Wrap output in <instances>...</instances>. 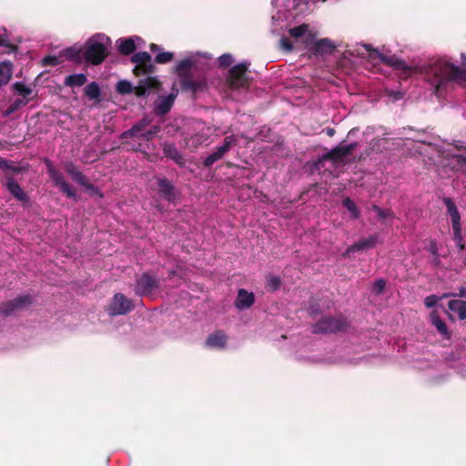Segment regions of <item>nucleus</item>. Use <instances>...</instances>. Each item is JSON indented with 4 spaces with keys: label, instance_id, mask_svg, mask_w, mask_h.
<instances>
[{
    "label": "nucleus",
    "instance_id": "obj_1",
    "mask_svg": "<svg viewBox=\"0 0 466 466\" xmlns=\"http://www.w3.org/2000/svg\"><path fill=\"white\" fill-rule=\"evenodd\" d=\"M110 46L111 41L106 35L102 34L94 35L86 43L85 52L86 60L94 65L102 63L108 54Z\"/></svg>",
    "mask_w": 466,
    "mask_h": 466
},
{
    "label": "nucleus",
    "instance_id": "obj_2",
    "mask_svg": "<svg viewBox=\"0 0 466 466\" xmlns=\"http://www.w3.org/2000/svg\"><path fill=\"white\" fill-rule=\"evenodd\" d=\"M448 210V214L451 217L454 239L457 242V246L461 248H464L462 243L461 227V215L451 198H445L443 199Z\"/></svg>",
    "mask_w": 466,
    "mask_h": 466
},
{
    "label": "nucleus",
    "instance_id": "obj_3",
    "mask_svg": "<svg viewBox=\"0 0 466 466\" xmlns=\"http://www.w3.org/2000/svg\"><path fill=\"white\" fill-rule=\"evenodd\" d=\"M307 49L315 55L330 54L334 51L336 46L329 38H317V34L313 33L312 36H308Z\"/></svg>",
    "mask_w": 466,
    "mask_h": 466
},
{
    "label": "nucleus",
    "instance_id": "obj_4",
    "mask_svg": "<svg viewBox=\"0 0 466 466\" xmlns=\"http://www.w3.org/2000/svg\"><path fill=\"white\" fill-rule=\"evenodd\" d=\"M47 171L52 178L53 182L59 189L66 195V197L76 200V194L72 187L65 180L62 174L53 166V164L47 160L46 161Z\"/></svg>",
    "mask_w": 466,
    "mask_h": 466
},
{
    "label": "nucleus",
    "instance_id": "obj_5",
    "mask_svg": "<svg viewBox=\"0 0 466 466\" xmlns=\"http://www.w3.org/2000/svg\"><path fill=\"white\" fill-rule=\"evenodd\" d=\"M147 126V122L145 120L141 121L139 124L134 126L131 129L124 132L121 135L122 138L132 137L136 140H147L148 141L152 138L158 131V127H154L153 129L148 131H144V127Z\"/></svg>",
    "mask_w": 466,
    "mask_h": 466
},
{
    "label": "nucleus",
    "instance_id": "obj_6",
    "mask_svg": "<svg viewBox=\"0 0 466 466\" xmlns=\"http://www.w3.org/2000/svg\"><path fill=\"white\" fill-rule=\"evenodd\" d=\"M132 308V301L126 298L123 294L117 293L114 296L110 305L108 306V312L112 316L123 315L129 312Z\"/></svg>",
    "mask_w": 466,
    "mask_h": 466
},
{
    "label": "nucleus",
    "instance_id": "obj_7",
    "mask_svg": "<svg viewBox=\"0 0 466 466\" xmlns=\"http://www.w3.org/2000/svg\"><path fill=\"white\" fill-rule=\"evenodd\" d=\"M248 66L249 64L248 63H240L230 70L229 83L232 87L242 88L248 85V78L246 77L245 73L247 72Z\"/></svg>",
    "mask_w": 466,
    "mask_h": 466
},
{
    "label": "nucleus",
    "instance_id": "obj_8",
    "mask_svg": "<svg viewBox=\"0 0 466 466\" xmlns=\"http://www.w3.org/2000/svg\"><path fill=\"white\" fill-rule=\"evenodd\" d=\"M380 242V237L377 234L370 235L367 238H361L355 242L353 245L347 248L343 253V257H350V254L373 248Z\"/></svg>",
    "mask_w": 466,
    "mask_h": 466
},
{
    "label": "nucleus",
    "instance_id": "obj_9",
    "mask_svg": "<svg viewBox=\"0 0 466 466\" xmlns=\"http://www.w3.org/2000/svg\"><path fill=\"white\" fill-rule=\"evenodd\" d=\"M344 328V322L338 319L326 318L314 327L316 333H329L339 331Z\"/></svg>",
    "mask_w": 466,
    "mask_h": 466
},
{
    "label": "nucleus",
    "instance_id": "obj_10",
    "mask_svg": "<svg viewBox=\"0 0 466 466\" xmlns=\"http://www.w3.org/2000/svg\"><path fill=\"white\" fill-rule=\"evenodd\" d=\"M235 141L233 137H227L224 144L218 147L217 151L206 157L204 164L207 167L211 166L218 160H219L225 153L229 149L231 144Z\"/></svg>",
    "mask_w": 466,
    "mask_h": 466
},
{
    "label": "nucleus",
    "instance_id": "obj_11",
    "mask_svg": "<svg viewBox=\"0 0 466 466\" xmlns=\"http://www.w3.org/2000/svg\"><path fill=\"white\" fill-rule=\"evenodd\" d=\"M314 32L309 30L308 25H300L299 26L293 27L289 29V35L291 37L295 39L296 42H301L308 46V36H312Z\"/></svg>",
    "mask_w": 466,
    "mask_h": 466
},
{
    "label": "nucleus",
    "instance_id": "obj_12",
    "mask_svg": "<svg viewBox=\"0 0 466 466\" xmlns=\"http://www.w3.org/2000/svg\"><path fill=\"white\" fill-rule=\"evenodd\" d=\"M132 61L137 64L134 68L135 74L139 75L147 72V66L151 61V56L147 52H138L134 55Z\"/></svg>",
    "mask_w": 466,
    "mask_h": 466
},
{
    "label": "nucleus",
    "instance_id": "obj_13",
    "mask_svg": "<svg viewBox=\"0 0 466 466\" xmlns=\"http://www.w3.org/2000/svg\"><path fill=\"white\" fill-rule=\"evenodd\" d=\"M255 301L254 294L246 289H239L236 299V307L242 310L250 308Z\"/></svg>",
    "mask_w": 466,
    "mask_h": 466
},
{
    "label": "nucleus",
    "instance_id": "obj_14",
    "mask_svg": "<svg viewBox=\"0 0 466 466\" xmlns=\"http://www.w3.org/2000/svg\"><path fill=\"white\" fill-rule=\"evenodd\" d=\"M159 82L156 77H147L140 81L138 86L135 88V93L137 96H145L150 92L151 89H158Z\"/></svg>",
    "mask_w": 466,
    "mask_h": 466
},
{
    "label": "nucleus",
    "instance_id": "obj_15",
    "mask_svg": "<svg viewBox=\"0 0 466 466\" xmlns=\"http://www.w3.org/2000/svg\"><path fill=\"white\" fill-rule=\"evenodd\" d=\"M354 144L350 145H339L336 148L329 151L325 158H329L334 161L341 160L343 161L344 158L350 153V151L353 149Z\"/></svg>",
    "mask_w": 466,
    "mask_h": 466
},
{
    "label": "nucleus",
    "instance_id": "obj_16",
    "mask_svg": "<svg viewBox=\"0 0 466 466\" xmlns=\"http://www.w3.org/2000/svg\"><path fill=\"white\" fill-rule=\"evenodd\" d=\"M443 73L449 80H462L466 82V68L448 64L443 69Z\"/></svg>",
    "mask_w": 466,
    "mask_h": 466
},
{
    "label": "nucleus",
    "instance_id": "obj_17",
    "mask_svg": "<svg viewBox=\"0 0 466 466\" xmlns=\"http://www.w3.org/2000/svg\"><path fill=\"white\" fill-rule=\"evenodd\" d=\"M156 287V280L147 274H143L137 282V292L146 294Z\"/></svg>",
    "mask_w": 466,
    "mask_h": 466
},
{
    "label": "nucleus",
    "instance_id": "obj_18",
    "mask_svg": "<svg viewBox=\"0 0 466 466\" xmlns=\"http://www.w3.org/2000/svg\"><path fill=\"white\" fill-rule=\"evenodd\" d=\"M139 37L121 38L117 40V46L120 53L129 55L137 48V42H140Z\"/></svg>",
    "mask_w": 466,
    "mask_h": 466
},
{
    "label": "nucleus",
    "instance_id": "obj_19",
    "mask_svg": "<svg viewBox=\"0 0 466 466\" xmlns=\"http://www.w3.org/2000/svg\"><path fill=\"white\" fill-rule=\"evenodd\" d=\"M177 93H172L170 94L169 96H163L161 97L157 103H156V106H155V111L157 113V114H160V115H164L166 114L167 112L169 111V109L171 108L173 103H174V100H175V97L177 96Z\"/></svg>",
    "mask_w": 466,
    "mask_h": 466
},
{
    "label": "nucleus",
    "instance_id": "obj_20",
    "mask_svg": "<svg viewBox=\"0 0 466 466\" xmlns=\"http://www.w3.org/2000/svg\"><path fill=\"white\" fill-rule=\"evenodd\" d=\"M6 187L9 192L18 200L27 202L28 197L22 187L12 178H8Z\"/></svg>",
    "mask_w": 466,
    "mask_h": 466
},
{
    "label": "nucleus",
    "instance_id": "obj_21",
    "mask_svg": "<svg viewBox=\"0 0 466 466\" xmlns=\"http://www.w3.org/2000/svg\"><path fill=\"white\" fill-rule=\"evenodd\" d=\"M13 90L22 99H26L27 104L32 100L33 89L30 86L24 84L23 82H15L12 86Z\"/></svg>",
    "mask_w": 466,
    "mask_h": 466
},
{
    "label": "nucleus",
    "instance_id": "obj_22",
    "mask_svg": "<svg viewBox=\"0 0 466 466\" xmlns=\"http://www.w3.org/2000/svg\"><path fill=\"white\" fill-rule=\"evenodd\" d=\"M448 309L458 315L459 319H466V301L461 299H451L448 303Z\"/></svg>",
    "mask_w": 466,
    "mask_h": 466
},
{
    "label": "nucleus",
    "instance_id": "obj_23",
    "mask_svg": "<svg viewBox=\"0 0 466 466\" xmlns=\"http://www.w3.org/2000/svg\"><path fill=\"white\" fill-rule=\"evenodd\" d=\"M13 75V64L9 61L0 62V86L9 83Z\"/></svg>",
    "mask_w": 466,
    "mask_h": 466
},
{
    "label": "nucleus",
    "instance_id": "obj_24",
    "mask_svg": "<svg viewBox=\"0 0 466 466\" xmlns=\"http://www.w3.org/2000/svg\"><path fill=\"white\" fill-rule=\"evenodd\" d=\"M158 187L160 192L168 201H172L176 198L174 187L167 179H159Z\"/></svg>",
    "mask_w": 466,
    "mask_h": 466
},
{
    "label": "nucleus",
    "instance_id": "obj_25",
    "mask_svg": "<svg viewBox=\"0 0 466 466\" xmlns=\"http://www.w3.org/2000/svg\"><path fill=\"white\" fill-rule=\"evenodd\" d=\"M226 335L220 331L211 334L208 339L207 344L211 348H223L226 344Z\"/></svg>",
    "mask_w": 466,
    "mask_h": 466
},
{
    "label": "nucleus",
    "instance_id": "obj_26",
    "mask_svg": "<svg viewBox=\"0 0 466 466\" xmlns=\"http://www.w3.org/2000/svg\"><path fill=\"white\" fill-rule=\"evenodd\" d=\"M66 172L78 184L86 185V177L76 169L72 163H67L64 167Z\"/></svg>",
    "mask_w": 466,
    "mask_h": 466
},
{
    "label": "nucleus",
    "instance_id": "obj_27",
    "mask_svg": "<svg viewBox=\"0 0 466 466\" xmlns=\"http://www.w3.org/2000/svg\"><path fill=\"white\" fill-rule=\"evenodd\" d=\"M86 82V76L84 74L70 75L65 79V84L69 86H81Z\"/></svg>",
    "mask_w": 466,
    "mask_h": 466
},
{
    "label": "nucleus",
    "instance_id": "obj_28",
    "mask_svg": "<svg viewBox=\"0 0 466 466\" xmlns=\"http://www.w3.org/2000/svg\"><path fill=\"white\" fill-rule=\"evenodd\" d=\"M165 155L173 159L176 163L182 165L183 164V157L177 151V149L173 145H167L164 147Z\"/></svg>",
    "mask_w": 466,
    "mask_h": 466
},
{
    "label": "nucleus",
    "instance_id": "obj_29",
    "mask_svg": "<svg viewBox=\"0 0 466 466\" xmlns=\"http://www.w3.org/2000/svg\"><path fill=\"white\" fill-rule=\"evenodd\" d=\"M85 95L90 100H98L100 96L99 86L95 82L88 84L85 88Z\"/></svg>",
    "mask_w": 466,
    "mask_h": 466
},
{
    "label": "nucleus",
    "instance_id": "obj_30",
    "mask_svg": "<svg viewBox=\"0 0 466 466\" xmlns=\"http://www.w3.org/2000/svg\"><path fill=\"white\" fill-rule=\"evenodd\" d=\"M31 301H32V299L29 296H24V297L17 298L12 303L13 309L11 310H5L3 309L2 311L5 314H8L9 312L13 311L14 309H19L21 307L28 305L31 303Z\"/></svg>",
    "mask_w": 466,
    "mask_h": 466
},
{
    "label": "nucleus",
    "instance_id": "obj_31",
    "mask_svg": "<svg viewBox=\"0 0 466 466\" xmlns=\"http://www.w3.org/2000/svg\"><path fill=\"white\" fill-rule=\"evenodd\" d=\"M26 104H27V100L26 99H22V98H19V97L15 99L11 103L9 107L5 111L4 116H7L13 114L15 111L18 110L19 108H21L22 106H25Z\"/></svg>",
    "mask_w": 466,
    "mask_h": 466
},
{
    "label": "nucleus",
    "instance_id": "obj_32",
    "mask_svg": "<svg viewBox=\"0 0 466 466\" xmlns=\"http://www.w3.org/2000/svg\"><path fill=\"white\" fill-rule=\"evenodd\" d=\"M343 206L350 211L353 218H358L360 217L359 209L350 198H345L343 200Z\"/></svg>",
    "mask_w": 466,
    "mask_h": 466
},
{
    "label": "nucleus",
    "instance_id": "obj_33",
    "mask_svg": "<svg viewBox=\"0 0 466 466\" xmlns=\"http://www.w3.org/2000/svg\"><path fill=\"white\" fill-rule=\"evenodd\" d=\"M116 91L119 94H129L133 91V86L129 81L121 80L116 84Z\"/></svg>",
    "mask_w": 466,
    "mask_h": 466
},
{
    "label": "nucleus",
    "instance_id": "obj_34",
    "mask_svg": "<svg viewBox=\"0 0 466 466\" xmlns=\"http://www.w3.org/2000/svg\"><path fill=\"white\" fill-rule=\"evenodd\" d=\"M173 59V53L171 52H162L156 56V62L159 64L168 63Z\"/></svg>",
    "mask_w": 466,
    "mask_h": 466
},
{
    "label": "nucleus",
    "instance_id": "obj_35",
    "mask_svg": "<svg viewBox=\"0 0 466 466\" xmlns=\"http://www.w3.org/2000/svg\"><path fill=\"white\" fill-rule=\"evenodd\" d=\"M192 66H193V61L190 58L184 59L181 62H179L178 65L177 66V71L179 74H182L186 70L190 68Z\"/></svg>",
    "mask_w": 466,
    "mask_h": 466
},
{
    "label": "nucleus",
    "instance_id": "obj_36",
    "mask_svg": "<svg viewBox=\"0 0 466 466\" xmlns=\"http://www.w3.org/2000/svg\"><path fill=\"white\" fill-rule=\"evenodd\" d=\"M86 190L92 196H96L99 198H102L104 197L101 190H99L97 187H96L94 185L89 184L86 181V185H82Z\"/></svg>",
    "mask_w": 466,
    "mask_h": 466
},
{
    "label": "nucleus",
    "instance_id": "obj_37",
    "mask_svg": "<svg viewBox=\"0 0 466 466\" xmlns=\"http://www.w3.org/2000/svg\"><path fill=\"white\" fill-rule=\"evenodd\" d=\"M267 286L272 290H276L280 286V279L277 276H269L267 279Z\"/></svg>",
    "mask_w": 466,
    "mask_h": 466
},
{
    "label": "nucleus",
    "instance_id": "obj_38",
    "mask_svg": "<svg viewBox=\"0 0 466 466\" xmlns=\"http://www.w3.org/2000/svg\"><path fill=\"white\" fill-rule=\"evenodd\" d=\"M385 286H386L385 280L382 279H377L373 283L372 289H373L374 292L379 294V293H381L384 290Z\"/></svg>",
    "mask_w": 466,
    "mask_h": 466
},
{
    "label": "nucleus",
    "instance_id": "obj_39",
    "mask_svg": "<svg viewBox=\"0 0 466 466\" xmlns=\"http://www.w3.org/2000/svg\"><path fill=\"white\" fill-rule=\"evenodd\" d=\"M0 168L12 170L14 172H16L19 170L17 167H14L10 162H8L7 160H5L2 157H0Z\"/></svg>",
    "mask_w": 466,
    "mask_h": 466
},
{
    "label": "nucleus",
    "instance_id": "obj_40",
    "mask_svg": "<svg viewBox=\"0 0 466 466\" xmlns=\"http://www.w3.org/2000/svg\"><path fill=\"white\" fill-rule=\"evenodd\" d=\"M439 333L441 334L444 338L450 339V333L448 331V327L444 321L439 319Z\"/></svg>",
    "mask_w": 466,
    "mask_h": 466
},
{
    "label": "nucleus",
    "instance_id": "obj_41",
    "mask_svg": "<svg viewBox=\"0 0 466 466\" xmlns=\"http://www.w3.org/2000/svg\"><path fill=\"white\" fill-rule=\"evenodd\" d=\"M218 60H219V64L221 66H229L233 62V57L229 54H224V55L220 56Z\"/></svg>",
    "mask_w": 466,
    "mask_h": 466
},
{
    "label": "nucleus",
    "instance_id": "obj_42",
    "mask_svg": "<svg viewBox=\"0 0 466 466\" xmlns=\"http://www.w3.org/2000/svg\"><path fill=\"white\" fill-rule=\"evenodd\" d=\"M424 304L427 308H433L437 305V296L431 295L424 300Z\"/></svg>",
    "mask_w": 466,
    "mask_h": 466
},
{
    "label": "nucleus",
    "instance_id": "obj_43",
    "mask_svg": "<svg viewBox=\"0 0 466 466\" xmlns=\"http://www.w3.org/2000/svg\"><path fill=\"white\" fill-rule=\"evenodd\" d=\"M280 45L282 48L290 51L293 47L292 43L287 38H281Z\"/></svg>",
    "mask_w": 466,
    "mask_h": 466
},
{
    "label": "nucleus",
    "instance_id": "obj_44",
    "mask_svg": "<svg viewBox=\"0 0 466 466\" xmlns=\"http://www.w3.org/2000/svg\"><path fill=\"white\" fill-rule=\"evenodd\" d=\"M375 211L377 212L378 216L382 218H386L388 217H390L391 214L390 211L388 210H383L378 207H375L374 208Z\"/></svg>",
    "mask_w": 466,
    "mask_h": 466
},
{
    "label": "nucleus",
    "instance_id": "obj_45",
    "mask_svg": "<svg viewBox=\"0 0 466 466\" xmlns=\"http://www.w3.org/2000/svg\"><path fill=\"white\" fill-rule=\"evenodd\" d=\"M57 63V58L56 56H46L44 58V64L46 66H55Z\"/></svg>",
    "mask_w": 466,
    "mask_h": 466
},
{
    "label": "nucleus",
    "instance_id": "obj_46",
    "mask_svg": "<svg viewBox=\"0 0 466 466\" xmlns=\"http://www.w3.org/2000/svg\"><path fill=\"white\" fill-rule=\"evenodd\" d=\"M393 65L397 69H407L404 62H402V61H398V62L394 63Z\"/></svg>",
    "mask_w": 466,
    "mask_h": 466
},
{
    "label": "nucleus",
    "instance_id": "obj_47",
    "mask_svg": "<svg viewBox=\"0 0 466 466\" xmlns=\"http://www.w3.org/2000/svg\"><path fill=\"white\" fill-rule=\"evenodd\" d=\"M431 320L434 326H437V315L435 313V310H433L431 314Z\"/></svg>",
    "mask_w": 466,
    "mask_h": 466
},
{
    "label": "nucleus",
    "instance_id": "obj_48",
    "mask_svg": "<svg viewBox=\"0 0 466 466\" xmlns=\"http://www.w3.org/2000/svg\"><path fill=\"white\" fill-rule=\"evenodd\" d=\"M7 43V39L2 35H0V46H5Z\"/></svg>",
    "mask_w": 466,
    "mask_h": 466
},
{
    "label": "nucleus",
    "instance_id": "obj_49",
    "mask_svg": "<svg viewBox=\"0 0 466 466\" xmlns=\"http://www.w3.org/2000/svg\"><path fill=\"white\" fill-rule=\"evenodd\" d=\"M326 133L328 136L332 137L335 133V130L333 128H327Z\"/></svg>",
    "mask_w": 466,
    "mask_h": 466
},
{
    "label": "nucleus",
    "instance_id": "obj_50",
    "mask_svg": "<svg viewBox=\"0 0 466 466\" xmlns=\"http://www.w3.org/2000/svg\"><path fill=\"white\" fill-rule=\"evenodd\" d=\"M441 60L439 59V72L441 71ZM439 75H441V74L439 73ZM441 76H439V84H438L439 88L441 87Z\"/></svg>",
    "mask_w": 466,
    "mask_h": 466
},
{
    "label": "nucleus",
    "instance_id": "obj_51",
    "mask_svg": "<svg viewBox=\"0 0 466 466\" xmlns=\"http://www.w3.org/2000/svg\"><path fill=\"white\" fill-rule=\"evenodd\" d=\"M461 63L462 65L466 66V55L461 54Z\"/></svg>",
    "mask_w": 466,
    "mask_h": 466
},
{
    "label": "nucleus",
    "instance_id": "obj_52",
    "mask_svg": "<svg viewBox=\"0 0 466 466\" xmlns=\"http://www.w3.org/2000/svg\"><path fill=\"white\" fill-rule=\"evenodd\" d=\"M150 47H151V50H152V51H155V50H157V49L158 48V46H157V45H155V44H152V45L150 46Z\"/></svg>",
    "mask_w": 466,
    "mask_h": 466
},
{
    "label": "nucleus",
    "instance_id": "obj_53",
    "mask_svg": "<svg viewBox=\"0 0 466 466\" xmlns=\"http://www.w3.org/2000/svg\"><path fill=\"white\" fill-rule=\"evenodd\" d=\"M461 296H464V289L461 290Z\"/></svg>",
    "mask_w": 466,
    "mask_h": 466
}]
</instances>
